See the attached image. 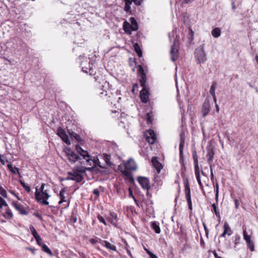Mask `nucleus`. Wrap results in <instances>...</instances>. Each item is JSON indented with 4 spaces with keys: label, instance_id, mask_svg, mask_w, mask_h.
<instances>
[{
    "label": "nucleus",
    "instance_id": "774afa93",
    "mask_svg": "<svg viewBox=\"0 0 258 258\" xmlns=\"http://www.w3.org/2000/svg\"><path fill=\"white\" fill-rule=\"evenodd\" d=\"M125 2V5H130L132 4V3L133 2V0H128V1H124Z\"/></svg>",
    "mask_w": 258,
    "mask_h": 258
},
{
    "label": "nucleus",
    "instance_id": "f257e3e1",
    "mask_svg": "<svg viewBox=\"0 0 258 258\" xmlns=\"http://www.w3.org/2000/svg\"><path fill=\"white\" fill-rule=\"evenodd\" d=\"M195 57L198 60V63H204L207 59L206 54L204 51V45H200L195 51Z\"/></svg>",
    "mask_w": 258,
    "mask_h": 258
},
{
    "label": "nucleus",
    "instance_id": "4be33fe9",
    "mask_svg": "<svg viewBox=\"0 0 258 258\" xmlns=\"http://www.w3.org/2000/svg\"><path fill=\"white\" fill-rule=\"evenodd\" d=\"M68 132L71 137L74 138L78 142L81 143L83 141L80 136L77 134L70 130H68Z\"/></svg>",
    "mask_w": 258,
    "mask_h": 258
},
{
    "label": "nucleus",
    "instance_id": "dca6fc26",
    "mask_svg": "<svg viewBox=\"0 0 258 258\" xmlns=\"http://www.w3.org/2000/svg\"><path fill=\"white\" fill-rule=\"evenodd\" d=\"M69 179L75 180L77 182H80L83 179V177L80 173L75 172L74 173H70Z\"/></svg>",
    "mask_w": 258,
    "mask_h": 258
},
{
    "label": "nucleus",
    "instance_id": "9b49d317",
    "mask_svg": "<svg viewBox=\"0 0 258 258\" xmlns=\"http://www.w3.org/2000/svg\"><path fill=\"white\" fill-rule=\"evenodd\" d=\"M143 89L140 92V98L142 102L147 103L149 99V91L146 85L142 86Z\"/></svg>",
    "mask_w": 258,
    "mask_h": 258
},
{
    "label": "nucleus",
    "instance_id": "4c0bfd02",
    "mask_svg": "<svg viewBox=\"0 0 258 258\" xmlns=\"http://www.w3.org/2000/svg\"><path fill=\"white\" fill-rule=\"evenodd\" d=\"M243 238H244V239L246 241V242L249 241L251 240L250 239V237L249 235H248L247 233V232L246 231V229H244V228L243 227Z\"/></svg>",
    "mask_w": 258,
    "mask_h": 258
},
{
    "label": "nucleus",
    "instance_id": "3c124183",
    "mask_svg": "<svg viewBox=\"0 0 258 258\" xmlns=\"http://www.w3.org/2000/svg\"><path fill=\"white\" fill-rule=\"evenodd\" d=\"M133 1L136 5L140 6L142 4L143 0H133Z\"/></svg>",
    "mask_w": 258,
    "mask_h": 258
},
{
    "label": "nucleus",
    "instance_id": "423d86ee",
    "mask_svg": "<svg viewBox=\"0 0 258 258\" xmlns=\"http://www.w3.org/2000/svg\"><path fill=\"white\" fill-rule=\"evenodd\" d=\"M211 104L210 100L208 98H206L202 107V114L203 117H205L209 113L211 109Z\"/></svg>",
    "mask_w": 258,
    "mask_h": 258
},
{
    "label": "nucleus",
    "instance_id": "7c9ffc66",
    "mask_svg": "<svg viewBox=\"0 0 258 258\" xmlns=\"http://www.w3.org/2000/svg\"><path fill=\"white\" fill-rule=\"evenodd\" d=\"M147 200L144 203L148 208H152L153 204V201L151 200V195H146Z\"/></svg>",
    "mask_w": 258,
    "mask_h": 258
},
{
    "label": "nucleus",
    "instance_id": "79ce46f5",
    "mask_svg": "<svg viewBox=\"0 0 258 258\" xmlns=\"http://www.w3.org/2000/svg\"><path fill=\"white\" fill-rule=\"evenodd\" d=\"M127 211L131 212L133 216H137L138 215V213L134 207L131 206L130 207H127Z\"/></svg>",
    "mask_w": 258,
    "mask_h": 258
},
{
    "label": "nucleus",
    "instance_id": "c85d7f7f",
    "mask_svg": "<svg viewBox=\"0 0 258 258\" xmlns=\"http://www.w3.org/2000/svg\"><path fill=\"white\" fill-rule=\"evenodd\" d=\"M224 232L229 236L232 234V231L227 222H225L224 224Z\"/></svg>",
    "mask_w": 258,
    "mask_h": 258
},
{
    "label": "nucleus",
    "instance_id": "7ed1b4c3",
    "mask_svg": "<svg viewBox=\"0 0 258 258\" xmlns=\"http://www.w3.org/2000/svg\"><path fill=\"white\" fill-rule=\"evenodd\" d=\"M12 205L20 214L23 215H27L28 214L29 212L28 207L22 205L17 202H13Z\"/></svg>",
    "mask_w": 258,
    "mask_h": 258
},
{
    "label": "nucleus",
    "instance_id": "a211bd4d",
    "mask_svg": "<svg viewBox=\"0 0 258 258\" xmlns=\"http://www.w3.org/2000/svg\"><path fill=\"white\" fill-rule=\"evenodd\" d=\"M152 163L155 168L156 169L158 173H159L163 166L162 164L158 161L157 157H154L152 158Z\"/></svg>",
    "mask_w": 258,
    "mask_h": 258
},
{
    "label": "nucleus",
    "instance_id": "c756f323",
    "mask_svg": "<svg viewBox=\"0 0 258 258\" xmlns=\"http://www.w3.org/2000/svg\"><path fill=\"white\" fill-rule=\"evenodd\" d=\"M211 34L215 38H218L221 35V30L219 28H215L212 30Z\"/></svg>",
    "mask_w": 258,
    "mask_h": 258
},
{
    "label": "nucleus",
    "instance_id": "ddd939ff",
    "mask_svg": "<svg viewBox=\"0 0 258 258\" xmlns=\"http://www.w3.org/2000/svg\"><path fill=\"white\" fill-rule=\"evenodd\" d=\"M35 199L37 202L45 205H48L49 203L47 201L49 195H35Z\"/></svg>",
    "mask_w": 258,
    "mask_h": 258
},
{
    "label": "nucleus",
    "instance_id": "0eeeda50",
    "mask_svg": "<svg viewBox=\"0 0 258 258\" xmlns=\"http://www.w3.org/2000/svg\"><path fill=\"white\" fill-rule=\"evenodd\" d=\"M57 135L62 139V140L67 144L70 145L71 142L66 131L61 127H59L57 130Z\"/></svg>",
    "mask_w": 258,
    "mask_h": 258
},
{
    "label": "nucleus",
    "instance_id": "5fc2aeb1",
    "mask_svg": "<svg viewBox=\"0 0 258 258\" xmlns=\"http://www.w3.org/2000/svg\"><path fill=\"white\" fill-rule=\"evenodd\" d=\"M203 226H204V230L205 231V232H206V235L207 236H208V234H209V230L206 225V224L205 223H203Z\"/></svg>",
    "mask_w": 258,
    "mask_h": 258
},
{
    "label": "nucleus",
    "instance_id": "c03bdc74",
    "mask_svg": "<svg viewBox=\"0 0 258 258\" xmlns=\"http://www.w3.org/2000/svg\"><path fill=\"white\" fill-rule=\"evenodd\" d=\"M246 243H247V245L248 247L249 248V249L251 251H253L254 250V246L253 242L251 240H250V241L246 242Z\"/></svg>",
    "mask_w": 258,
    "mask_h": 258
},
{
    "label": "nucleus",
    "instance_id": "6ab92c4d",
    "mask_svg": "<svg viewBox=\"0 0 258 258\" xmlns=\"http://www.w3.org/2000/svg\"><path fill=\"white\" fill-rule=\"evenodd\" d=\"M48 186V185L42 183L39 189L37 187L36 188L35 194H47L48 189L47 187Z\"/></svg>",
    "mask_w": 258,
    "mask_h": 258
},
{
    "label": "nucleus",
    "instance_id": "49530a36",
    "mask_svg": "<svg viewBox=\"0 0 258 258\" xmlns=\"http://www.w3.org/2000/svg\"><path fill=\"white\" fill-rule=\"evenodd\" d=\"M30 229L31 231L32 234L33 235L34 237H35L39 235L33 226H31L30 227Z\"/></svg>",
    "mask_w": 258,
    "mask_h": 258
},
{
    "label": "nucleus",
    "instance_id": "603ef678",
    "mask_svg": "<svg viewBox=\"0 0 258 258\" xmlns=\"http://www.w3.org/2000/svg\"><path fill=\"white\" fill-rule=\"evenodd\" d=\"M33 215L35 216L36 217L38 218L40 220H43L41 215L38 212H35L33 214Z\"/></svg>",
    "mask_w": 258,
    "mask_h": 258
},
{
    "label": "nucleus",
    "instance_id": "2eb2a0df",
    "mask_svg": "<svg viewBox=\"0 0 258 258\" xmlns=\"http://www.w3.org/2000/svg\"><path fill=\"white\" fill-rule=\"evenodd\" d=\"M128 196L130 198H132L134 199L138 206H139V201L144 204L147 200L146 195H138L137 199L134 196V195H128Z\"/></svg>",
    "mask_w": 258,
    "mask_h": 258
},
{
    "label": "nucleus",
    "instance_id": "13d9d810",
    "mask_svg": "<svg viewBox=\"0 0 258 258\" xmlns=\"http://www.w3.org/2000/svg\"><path fill=\"white\" fill-rule=\"evenodd\" d=\"M99 243L103 246H106V244H107V241H106V240H102L100 239H99Z\"/></svg>",
    "mask_w": 258,
    "mask_h": 258
},
{
    "label": "nucleus",
    "instance_id": "0e129e2a",
    "mask_svg": "<svg viewBox=\"0 0 258 258\" xmlns=\"http://www.w3.org/2000/svg\"><path fill=\"white\" fill-rule=\"evenodd\" d=\"M89 241L92 244H94L98 242V240H96L95 239H94V238H91L89 240Z\"/></svg>",
    "mask_w": 258,
    "mask_h": 258
},
{
    "label": "nucleus",
    "instance_id": "cd10ccee",
    "mask_svg": "<svg viewBox=\"0 0 258 258\" xmlns=\"http://www.w3.org/2000/svg\"><path fill=\"white\" fill-rule=\"evenodd\" d=\"M134 50L137 53V55L139 57H141L142 56V51L141 50V48H140L139 45L137 43H135L134 44Z\"/></svg>",
    "mask_w": 258,
    "mask_h": 258
},
{
    "label": "nucleus",
    "instance_id": "4d7b16f0",
    "mask_svg": "<svg viewBox=\"0 0 258 258\" xmlns=\"http://www.w3.org/2000/svg\"><path fill=\"white\" fill-rule=\"evenodd\" d=\"M194 31H192V30L191 29V28H189V35H190V40L191 41L193 40V37H194Z\"/></svg>",
    "mask_w": 258,
    "mask_h": 258
},
{
    "label": "nucleus",
    "instance_id": "a878e982",
    "mask_svg": "<svg viewBox=\"0 0 258 258\" xmlns=\"http://www.w3.org/2000/svg\"><path fill=\"white\" fill-rule=\"evenodd\" d=\"M175 48L174 45H172L171 48L170 50V55H171V59L173 61H175L177 60L178 58L177 54L175 52Z\"/></svg>",
    "mask_w": 258,
    "mask_h": 258
},
{
    "label": "nucleus",
    "instance_id": "1a4fd4ad",
    "mask_svg": "<svg viewBox=\"0 0 258 258\" xmlns=\"http://www.w3.org/2000/svg\"><path fill=\"white\" fill-rule=\"evenodd\" d=\"M145 136L147 142H148L150 144H153L155 143L156 136L153 130H150L148 131L145 133Z\"/></svg>",
    "mask_w": 258,
    "mask_h": 258
},
{
    "label": "nucleus",
    "instance_id": "6e6d98bb",
    "mask_svg": "<svg viewBox=\"0 0 258 258\" xmlns=\"http://www.w3.org/2000/svg\"><path fill=\"white\" fill-rule=\"evenodd\" d=\"M108 220L109 222H110L112 225H114L115 226H116V222L113 220V219L111 217L108 218Z\"/></svg>",
    "mask_w": 258,
    "mask_h": 258
},
{
    "label": "nucleus",
    "instance_id": "5701e85b",
    "mask_svg": "<svg viewBox=\"0 0 258 258\" xmlns=\"http://www.w3.org/2000/svg\"><path fill=\"white\" fill-rule=\"evenodd\" d=\"M154 183H153L152 187H155L157 188L162 184V181L160 179V177L158 176L154 177Z\"/></svg>",
    "mask_w": 258,
    "mask_h": 258
},
{
    "label": "nucleus",
    "instance_id": "e433bc0d",
    "mask_svg": "<svg viewBox=\"0 0 258 258\" xmlns=\"http://www.w3.org/2000/svg\"><path fill=\"white\" fill-rule=\"evenodd\" d=\"M186 195V199L187 202L188 209L192 211V203H191V197L190 195Z\"/></svg>",
    "mask_w": 258,
    "mask_h": 258
},
{
    "label": "nucleus",
    "instance_id": "09e8293b",
    "mask_svg": "<svg viewBox=\"0 0 258 258\" xmlns=\"http://www.w3.org/2000/svg\"><path fill=\"white\" fill-rule=\"evenodd\" d=\"M98 219L99 220V222L103 223L105 225H106V223L105 222V221L104 219L100 215L98 216Z\"/></svg>",
    "mask_w": 258,
    "mask_h": 258
},
{
    "label": "nucleus",
    "instance_id": "393cba45",
    "mask_svg": "<svg viewBox=\"0 0 258 258\" xmlns=\"http://www.w3.org/2000/svg\"><path fill=\"white\" fill-rule=\"evenodd\" d=\"M7 167H8V168L9 169V170L13 174H16L17 173H18L19 174H20L19 168H18V167H13V165L12 164H8L7 165Z\"/></svg>",
    "mask_w": 258,
    "mask_h": 258
},
{
    "label": "nucleus",
    "instance_id": "9d476101",
    "mask_svg": "<svg viewBox=\"0 0 258 258\" xmlns=\"http://www.w3.org/2000/svg\"><path fill=\"white\" fill-rule=\"evenodd\" d=\"M185 143V135L184 132L180 133V144L179 146L180 162L183 159V149Z\"/></svg>",
    "mask_w": 258,
    "mask_h": 258
},
{
    "label": "nucleus",
    "instance_id": "de8ad7c7",
    "mask_svg": "<svg viewBox=\"0 0 258 258\" xmlns=\"http://www.w3.org/2000/svg\"><path fill=\"white\" fill-rule=\"evenodd\" d=\"M194 163L198 162V156L196 151L192 152Z\"/></svg>",
    "mask_w": 258,
    "mask_h": 258
},
{
    "label": "nucleus",
    "instance_id": "aec40b11",
    "mask_svg": "<svg viewBox=\"0 0 258 258\" xmlns=\"http://www.w3.org/2000/svg\"><path fill=\"white\" fill-rule=\"evenodd\" d=\"M129 21L130 22L131 30L133 31H137L139 28L136 20L134 17H131Z\"/></svg>",
    "mask_w": 258,
    "mask_h": 258
},
{
    "label": "nucleus",
    "instance_id": "b1692460",
    "mask_svg": "<svg viewBox=\"0 0 258 258\" xmlns=\"http://www.w3.org/2000/svg\"><path fill=\"white\" fill-rule=\"evenodd\" d=\"M123 29L124 32L128 34H131V29L130 23L127 22V21H125L123 24Z\"/></svg>",
    "mask_w": 258,
    "mask_h": 258
},
{
    "label": "nucleus",
    "instance_id": "052dcab7",
    "mask_svg": "<svg viewBox=\"0 0 258 258\" xmlns=\"http://www.w3.org/2000/svg\"><path fill=\"white\" fill-rule=\"evenodd\" d=\"M148 253L149 254L150 258H158L156 255L150 251H148Z\"/></svg>",
    "mask_w": 258,
    "mask_h": 258
},
{
    "label": "nucleus",
    "instance_id": "f8f14e48",
    "mask_svg": "<svg viewBox=\"0 0 258 258\" xmlns=\"http://www.w3.org/2000/svg\"><path fill=\"white\" fill-rule=\"evenodd\" d=\"M138 181L143 188L148 190L150 188V186H149L150 182L148 178L139 176L138 177Z\"/></svg>",
    "mask_w": 258,
    "mask_h": 258
},
{
    "label": "nucleus",
    "instance_id": "69168bd1",
    "mask_svg": "<svg viewBox=\"0 0 258 258\" xmlns=\"http://www.w3.org/2000/svg\"><path fill=\"white\" fill-rule=\"evenodd\" d=\"M210 171H211V180H214V176L213 172V167H212V168H210Z\"/></svg>",
    "mask_w": 258,
    "mask_h": 258
},
{
    "label": "nucleus",
    "instance_id": "e2e57ef3",
    "mask_svg": "<svg viewBox=\"0 0 258 258\" xmlns=\"http://www.w3.org/2000/svg\"><path fill=\"white\" fill-rule=\"evenodd\" d=\"M234 201L235 203V208L238 209L239 205L238 200L236 199H234Z\"/></svg>",
    "mask_w": 258,
    "mask_h": 258
},
{
    "label": "nucleus",
    "instance_id": "f704fd0d",
    "mask_svg": "<svg viewBox=\"0 0 258 258\" xmlns=\"http://www.w3.org/2000/svg\"><path fill=\"white\" fill-rule=\"evenodd\" d=\"M42 250L45 252L47 253L49 255L52 256L53 253L50 248L45 244H43L41 245Z\"/></svg>",
    "mask_w": 258,
    "mask_h": 258
},
{
    "label": "nucleus",
    "instance_id": "f3484780",
    "mask_svg": "<svg viewBox=\"0 0 258 258\" xmlns=\"http://www.w3.org/2000/svg\"><path fill=\"white\" fill-rule=\"evenodd\" d=\"M137 165L133 159L130 158L125 164V168L130 170H136Z\"/></svg>",
    "mask_w": 258,
    "mask_h": 258
},
{
    "label": "nucleus",
    "instance_id": "864d4df0",
    "mask_svg": "<svg viewBox=\"0 0 258 258\" xmlns=\"http://www.w3.org/2000/svg\"><path fill=\"white\" fill-rule=\"evenodd\" d=\"M146 117L148 123H151L152 122V119L150 114L149 113H147Z\"/></svg>",
    "mask_w": 258,
    "mask_h": 258
},
{
    "label": "nucleus",
    "instance_id": "8fccbe9b",
    "mask_svg": "<svg viewBox=\"0 0 258 258\" xmlns=\"http://www.w3.org/2000/svg\"><path fill=\"white\" fill-rule=\"evenodd\" d=\"M131 6L128 5H125L124 10L126 13L131 12Z\"/></svg>",
    "mask_w": 258,
    "mask_h": 258
},
{
    "label": "nucleus",
    "instance_id": "473e14b6",
    "mask_svg": "<svg viewBox=\"0 0 258 258\" xmlns=\"http://www.w3.org/2000/svg\"><path fill=\"white\" fill-rule=\"evenodd\" d=\"M103 159L106 163L107 165H108L109 166H111L112 165V163L110 161V155H108L107 154H103Z\"/></svg>",
    "mask_w": 258,
    "mask_h": 258
},
{
    "label": "nucleus",
    "instance_id": "a19ab883",
    "mask_svg": "<svg viewBox=\"0 0 258 258\" xmlns=\"http://www.w3.org/2000/svg\"><path fill=\"white\" fill-rule=\"evenodd\" d=\"M195 167V172L196 176H198L200 173V168L198 165V162L194 163Z\"/></svg>",
    "mask_w": 258,
    "mask_h": 258
},
{
    "label": "nucleus",
    "instance_id": "58836bf2",
    "mask_svg": "<svg viewBox=\"0 0 258 258\" xmlns=\"http://www.w3.org/2000/svg\"><path fill=\"white\" fill-rule=\"evenodd\" d=\"M21 184L23 186V187H24L25 190L27 192H29L30 191L31 188L28 184H27V183H25L24 181H21Z\"/></svg>",
    "mask_w": 258,
    "mask_h": 258
},
{
    "label": "nucleus",
    "instance_id": "6e6552de",
    "mask_svg": "<svg viewBox=\"0 0 258 258\" xmlns=\"http://www.w3.org/2000/svg\"><path fill=\"white\" fill-rule=\"evenodd\" d=\"M138 75L140 77V85L141 86H143L145 85H146L147 82V77L146 74L145 73L143 67L142 65L139 66L138 71Z\"/></svg>",
    "mask_w": 258,
    "mask_h": 258
},
{
    "label": "nucleus",
    "instance_id": "bf43d9fd",
    "mask_svg": "<svg viewBox=\"0 0 258 258\" xmlns=\"http://www.w3.org/2000/svg\"><path fill=\"white\" fill-rule=\"evenodd\" d=\"M110 216L111 217L112 219H114L115 220H117V214L114 213H110Z\"/></svg>",
    "mask_w": 258,
    "mask_h": 258
},
{
    "label": "nucleus",
    "instance_id": "4468645a",
    "mask_svg": "<svg viewBox=\"0 0 258 258\" xmlns=\"http://www.w3.org/2000/svg\"><path fill=\"white\" fill-rule=\"evenodd\" d=\"M207 156L208 158L207 159V162L210 166V168H212V167H213L214 165L212 164L213 157L215 155V152L214 149L212 148H207Z\"/></svg>",
    "mask_w": 258,
    "mask_h": 258
},
{
    "label": "nucleus",
    "instance_id": "bb28decb",
    "mask_svg": "<svg viewBox=\"0 0 258 258\" xmlns=\"http://www.w3.org/2000/svg\"><path fill=\"white\" fill-rule=\"evenodd\" d=\"M183 181L184 185L185 194H190L189 184L187 178H184Z\"/></svg>",
    "mask_w": 258,
    "mask_h": 258
},
{
    "label": "nucleus",
    "instance_id": "72a5a7b5",
    "mask_svg": "<svg viewBox=\"0 0 258 258\" xmlns=\"http://www.w3.org/2000/svg\"><path fill=\"white\" fill-rule=\"evenodd\" d=\"M96 170H97L98 173H100L102 175H107L110 173L109 169L104 167H103V168H101L100 169H97Z\"/></svg>",
    "mask_w": 258,
    "mask_h": 258
},
{
    "label": "nucleus",
    "instance_id": "f03ea898",
    "mask_svg": "<svg viewBox=\"0 0 258 258\" xmlns=\"http://www.w3.org/2000/svg\"><path fill=\"white\" fill-rule=\"evenodd\" d=\"M65 153L68 157L69 161L72 163H75L76 161H79L80 164L83 163V161H82V159L75 152L71 150L70 148H66Z\"/></svg>",
    "mask_w": 258,
    "mask_h": 258
},
{
    "label": "nucleus",
    "instance_id": "37998d69",
    "mask_svg": "<svg viewBox=\"0 0 258 258\" xmlns=\"http://www.w3.org/2000/svg\"><path fill=\"white\" fill-rule=\"evenodd\" d=\"M212 208H213V210L215 212V215H216V216L219 217H220V214H219V211H218V207H217L216 204L213 203L212 204Z\"/></svg>",
    "mask_w": 258,
    "mask_h": 258
},
{
    "label": "nucleus",
    "instance_id": "338daca9",
    "mask_svg": "<svg viewBox=\"0 0 258 258\" xmlns=\"http://www.w3.org/2000/svg\"><path fill=\"white\" fill-rule=\"evenodd\" d=\"M34 238L35 239L37 242H39V241H42V239L41 237L39 236V235L35 237Z\"/></svg>",
    "mask_w": 258,
    "mask_h": 258
},
{
    "label": "nucleus",
    "instance_id": "ea45409f",
    "mask_svg": "<svg viewBox=\"0 0 258 258\" xmlns=\"http://www.w3.org/2000/svg\"><path fill=\"white\" fill-rule=\"evenodd\" d=\"M105 247L107 249H111L113 251H116L117 250H116V246L114 245H112L109 242L107 241V244L105 246Z\"/></svg>",
    "mask_w": 258,
    "mask_h": 258
},
{
    "label": "nucleus",
    "instance_id": "a18cd8bd",
    "mask_svg": "<svg viewBox=\"0 0 258 258\" xmlns=\"http://www.w3.org/2000/svg\"><path fill=\"white\" fill-rule=\"evenodd\" d=\"M91 161H92L93 163H94V166L92 168V169H93L95 167H97V163H99V159L97 158H94L93 160L92 159V160H91L90 162ZM91 169V168H88V170H90Z\"/></svg>",
    "mask_w": 258,
    "mask_h": 258
},
{
    "label": "nucleus",
    "instance_id": "2f4dec72",
    "mask_svg": "<svg viewBox=\"0 0 258 258\" xmlns=\"http://www.w3.org/2000/svg\"><path fill=\"white\" fill-rule=\"evenodd\" d=\"M152 228L155 231V232L159 234L160 233L161 230L158 224L156 223V222H152L151 224Z\"/></svg>",
    "mask_w": 258,
    "mask_h": 258
},
{
    "label": "nucleus",
    "instance_id": "39448f33",
    "mask_svg": "<svg viewBox=\"0 0 258 258\" xmlns=\"http://www.w3.org/2000/svg\"><path fill=\"white\" fill-rule=\"evenodd\" d=\"M76 150L80 154V155L83 157L84 159L86 160V161L88 163H90V161L92 160L91 156L89 153L84 150H83L79 145H76ZM91 165V163L89 164Z\"/></svg>",
    "mask_w": 258,
    "mask_h": 258
},
{
    "label": "nucleus",
    "instance_id": "c9c22d12",
    "mask_svg": "<svg viewBox=\"0 0 258 258\" xmlns=\"http://www.w3.org/2000/svg\"><path fill=\"white\" fill-rule=\"evenodd\" d=\"M216 86L217 82L216 81L213 82L210 89V93L212 96H214L215 95V89Z\"/></svg>",
    "mask_w": 258,
    "mask_h": 258
},
{
    "label": "nucleus",
    "instance_id": "680f3d73",
    "mask_svg": "<svg viewBox=\"0 0 258 258\" xmlns=\"http://www.w3.org/2000/svg\"><path fill=\"white\" fill-rule=\"evenodd\" d=\"M138 88H139V85L137 83L134 84L133 89H132V92L134 93L135 92V90L136 89L137 90L138 89Z\"/></svg>",
    "mask_w": 258,
    "mask_h": 258
},
{
    "label": "nucleus",
    "instance_id": "412c9836",
    "mask_svg": "<svg viewBox=\"0 0 258 258\" xmlns=\"http://www.w3.org/2000/svg\"><path fill=\"white\" fill-rule=\"evenodd\" d=\"M60 200L58 202V204L59 205L62 204V209H64L67 207H68L69 206V202L67 200H65V198L63 196V195H59Z\"/></svg>",
    "mask_w": 258,
    "mask_h": 258
},
{
    "label": "nucleus",
    "instance_id": "20e7f679",
    "mask_svg": "<svg viewBox=\"0 0 258 258\" xmlns=\"http://www.w3.org/2000/svg\"><path fill=\"white\" fill-rule=\"evenodd\" d=\"M3 206L6 207L7 208L5 213L2 214V216L7 219H11L13 217V213L9 209L8 205L6 202L0 197V208H2Z\"/></svg>",
    "mask_w": 258,
    "mask_h": 258
}]
</instances>
